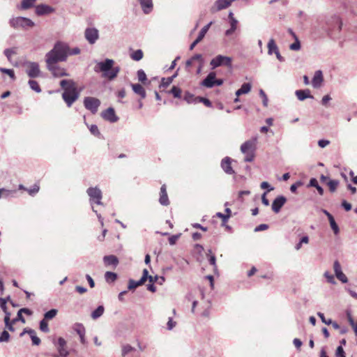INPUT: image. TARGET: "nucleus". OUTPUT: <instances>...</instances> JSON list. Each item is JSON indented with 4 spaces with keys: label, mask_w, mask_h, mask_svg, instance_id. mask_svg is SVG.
Returning <instances> with one entry per match:
<instances>
[{
    "label": "nucleus",
    "mask_w": 357,
    "mask_h": 357,
    "mask_svg": "<svg viewBox=\"0 0 357 357\" xmlns=\"http://www.w3.org/2000/svg\"><path fill=\"white\" fill-rule=\"evenodd\" d=\"M69 47L62 42H56L54 47L45 54L46 66L65 61L68 56Z\"/></svg>",
    "instance_id": "f257e3e1"
},
{
    "label": "nucleus",
    "mask_w": 357,
    "mask_h": 357,
    "mask_svg": "<svg viewBox=\"0 0 357 357\" xmlns=\"http://www.w3.org/2000/svg\"><path fill=\"white\" fill-rule=\"evenodd\" d=\"M60 86L63 90L62 98L67 106L70 107L79 96L75 82L73 79H62Z\"/></svg>",
    "instance_id": "f03ea898"
},
{
    "label": "nucleus",
    "mask_w": 357,
    "mask_h": 357,
    "mask_svg": "<svg viewBox=\"0 0 357 357\" xmlns=\"http://www.w3.org/2000/svg\"><path fill=\"white\" fill-rule=\"evenodd\" d=\"M114 61L111 59H106L103 61H98L94 67L96 73L102 72V77L112 80L116 78L120 72V67H114Z\"/></svg>",
    "instance_id": "7ed1b4c3"
},
{
    "label": "nucleus",
    "mask_w": 357,
    "mask_h": 357,
    "mask_svg": "<svg viewBox=\"0 0 357 357\" xmlns=\"http://www.w3.org/2000/svg\"><path fill=\"white\" fill-rule=\"evenodd\" d=\"M86 193L89 197V203L91 205L92 211L96 214L97 218L100 222L101 225H103V218L101 215L98 213L96 210H95L93 207V204H96L98 205H102V202L101 199L102 198V193L101 190L96 186V187H90L86 190Z\"/></svg>",
    "instance_id": "20e7f679"
},
{
    "label": "nucleus",
    "mask_w": 357,
    "mask_h": 357,
    "mask_svg": "<svg viewBox=\"0 0 357 357\" xmlns=\"http://www.w3.org/2000/svg\"><path fill=\"white\" fill-rule=\"evenodd\" d=\"M256 143L257 138L255 137L245 142L241 146V151L246 155L245 158V162H252L254 160Z\"/></svg>",
    "instance_id": "39448f33"
},
{
    "label": "nucleus",
    "mask_w": 357,
    "mask_h": 357,
    "mask_svg": "<svg viewBox=\"0 0 357 357\" xmlns=\"http://www.w3.org/2000/svg\"><path fill=\"white\" fill-rule=\"evenodd\" d=\"M9 24L14 29L21 28L23 29L35 26V23L31 20L24 17H12L9 20Z\"/></svg>",
    "instance_id": "423d86ee"
},
{
    "label": "nucleus",
    "mask_w": 357,
    "mask_h": 357,
    "mask_svg": "<svg viewBox=\"0 0 357 357\" xmlns=\"http://www.w3.org/2000/svg\"><path fill=\"white\" fill-rule=\"evenodd\" d=\"M210 66L212 70H214L220 66L231 68L232 58L230 56L218 54L211 60Z\"/></svg>",
    "instance_id": "0eeeda50"
},
{
    "label": "nucleus",
    "mask_w": 357,
    "mask_h": 357,
    "mask_svg": "<svg viewBox=\"0 0 357 357\" xmlns=\"http://www.w3.org/2000/svg\"><path fill=\"white\" fill-rule=\"evenodd\" d=\"M53 344L56 347L59 354H52V357H67L69 355L68 351L66 349L67 342L64 338L59 337L57 340H53Z\"/></svg>",
    "instance_id": "6e6552de"
},
{
    "label": "nucleus",
    "mask_w": 357,
    "mask_h": 357,
    "mask_svg": "<svg viewBox=\"0 0 357 357\" xmlns=\"http://www.w3.org/2000/svg\"><path fill=\"white\" fill-rule=\"evenodd\" d=\"M83 103L85 108L93 114L98 112V107L100 105L99 99L90 96L85 97Z\"/></svg>",
    "instance_id": "1a4fd4ad"
},
{
    "label": "nucleus",
    "mask_w": 357,
    "mask_h": 357,
    "mask_svg": "<svg viewBox=\"0 0 357 357\" xmlns=\"http://www.w3.org/2000/svg\"><path fill=\"white\" fill-rule=\"evenodd\" d=\"M24 65L26 66V73L30 78H36L40 76V70L38 63L27 61Z\"/></svg>",
    "instance_id": "9d476101"
},
{
    "label": "nucleus",
    "mask_w": 357,
    "mask_h": 357,
    "mask_svg": "<svg viewBox=\"0 0 357 357\" xmlns=\"http://www.w3.org/2000/svg\"><path fill=\"white\" fill-rule=\"evenodd\" d=\"M84 36L90 44H94L99 37L98 31L95 28H87L85 30Z\"/></svg>",
    "instance_id": "9b49d317"
},
{
    "label": "nucleus",
    "mask_w": 357,
    "mask_h": 357,
    "mask_svg": "<svg viewBox=\"0 0 357 357\" xmlns=\"http://www.w3.org/2000/svg\"><path fill=\"white\" fill-rule=\"evenodd\" d=\"M47 69L50 71L54 77H60L69 76V74L66 72V69L61 68L56 65L47 66Z\"/></svg>",
    "instance_id": "f8f14e48"
},
{
    "label": "nucleus",
    "mask_w": 357,
    "mask_h": 357,
    "mask_svg": "<svg viewBox=\"0 0 357 357\" xmlns=\"http://www.w3.org/2000/svg\"><path fill=\"white\" fill-rule=\"evenodd\" d=\"M286 202L287 198L284 196L280 195L277 197L272 203L271 208L273 211L275 213H278Z\"/></svg>",
    "instance_id": "ddd939ff"
},
{
    "label": "nucleus",
    "mask_w": 357,
    "mask_h": 357,
    "mask_svg": "<svg viewBox=\"0 0 357 357\" xmlns=\"http://www.w3.org/2000/svg\"><path fill=\"white\" fill-rule=\"evenodd\" d=\"M212 24H213V22H210L208 24L205 25L201 29V31H199V35H198L197 38H196V40L190 45V50H192L195 48V47L199 42H201L202 40V39L204 38L205 35L208 32V31L209 28L211 27V26L212 25Z\"/></svg>",
    "instance_id": "4468645a"
},
{
    "label": "nucleus",
    "mask_w": 357,
    "mask_h": 357,
    "mask_svg": "<svg viewBox=\"0 0 357 357\" xmlns=\"http://www.w3.org/2000/svg\"><path fill=\"white\" fill-rule=\"evenodd\" d=\"M234 0H217L213 6L211 8V13H215L228 8Z\"/></svg>",
    "instance_id": "2eb2a0df"
},
{
    "label": "nucleus",
    "mask_w": 357,
    "mask_h": 357,
    "mask_svg": "<svg viewBox=\"0 0 357 357\" xmlns=\"http://www.w3.org/2000/svg\"><path fill=\"white\" fill-rule=\"evenodd\" d=\"M102 117L111 123L116 122L119 120L118 116L115 114V111L112 107H109L101 113Z\"/></svg>",
    "instance_id": "dca6fc26"
},
{
    "label": "nucleus",
    "mask_w": 357,
    "mask_h": 357,
    "mask_svg": "<svg viewBox=\"0 0 357 357\" xmlns=\"http://www.w3.org/2000/svg\"><path fill=\"white\" fill-rule=\"evenodd\" d=\"M215 77V72H210L206 77V78L202 82L201 85L208 89H211L214 87Z\"/></svg>",
    "instance_id": "f3484780"
},
{
    "label": "nucleus",
    "mask_w": 357,
    "mask_h": 357,
    "mask_svg": "<svg viewBox=\"0 0 357 357\" xmlns=\"http://www.w3.org/2000/svg\"><path fill=\"white\" fill-rule=\"evenodd\" d=\"M54 11V9L46 4H39L36 7V14L38 16L47 15Z\"/></svg>",
    "instance_id": "a211bd4d"
},
{
    "label": "nucleus",
    "mask_w": 357,
    "mask_h": 357,
    "mask_svg": "<svg viewBox=\"0 0 357 357\" xmlns=\"http://www.w3.org/2000/svg\"><path fill=\"white\" fill-rule=\"evenodd\" d=\"M143 13L146 15L151 13L153 9V0H138Z\"/></svg>",
    "instance_id": "6ab92c4d"
},
{
    "label": "nucleus",
    "mask_w": 357,
    "mask_h": 357,
    "mask_svg": "<svg viewBox=\"0 0 357 357\" xmlns=\"http://www.w3.org/2000/svg\"><path fill=\"white\" fill-rule=\"evenodd\" d=\"M324 81L323 73L321 70H317L314 73L312 80V85L314 88L318 89L321 86Z\"/></svg>",
    "instance_id": "aec40b11"
},
{
    "label": "nucleus",
    "mask_w": 357,
    "mask_h": 357,
    "mask_svg": "<svg viewBox=\"0 0 357 357\" xmlns=\"http://www.w3.org/2000/svg\"><path fill=\"white\" fill-rule=\"evenodd\" d=\"M231 160L229 157H225L222 160L221 167L227 174H233L234 171L231 166Z\"/></svg>",
    "instance_id": "412c9836"
},
{
    "label": "nucleus",
    "mask_w": 357,
    "mask_h": 357,
    "mask_svg": "<svg viewBox=\"0 0 357 357\" xmlns=\"http://www.w3.org/2000/svg\"><path fill=\"white\" fill-rule=\"evenodd\" d=\"M159 202L162 206H168L169 204L165 185H162L160 188Z\"/></svg>",
    "instance_id": "4be33fe9"
},
{
    "label": "nucleus",
    "mask_w": 357,
    "mask_h": 357,
    "mask_svg": "<svg viewBox=\"0 0 357 357\" xmlns=\"http://www.w3.org/2000/svg\"><path fill=\"white\" fill-rule=\"evenodd\" d=\"M132 91L135 93L139 95L141 98L144 99L146 96V91L143 86L139 84H130Z\"/></svg>",
    "instance_id": "5701e85b"
},
{
    "label": "nucleus",
    "mask_w": 357,
    "mask_h": 357,
    "mask_svg": "<svg viewBox=\"0 0 357 357\" xmlns=\"http://www.w3.org/2000/svg\"><path fill=\"white\" fill-rule=\"evenodd\" d=\"M295 94L297 98L301 101H303L306 98H313V96L310 95V91L308 89L296 90Z\"/></svg>",
    "instance_id": "b1692460"
},
{
    "label": "nucleus",
    "mask_w": 357,
    "mask_h": 357,
    "mask_svg": "<svg viewBox=\"0 0 357 357\" xmlns=\"http://www.w3.org/2000/svg\"><path fill=\"white\" fill-rule=\"evenodd\" d=\"M104 263L106 266H116L119 264L118 258L114 255H107L103 257Z\"/></svg>",
    "instance_id": "393cba45"
},
{
    "label": "nucleus",
    "mask_w": 357,
    "mask_h": 357,
    "mask_svg": "<svg viewBox=\"0 0 357 357\" xmlns=\"http://www.w3.org/2000/svg\"><path fill=\"white\" fill-rule=\"evenodd\" d=\"M36 0H22L20 5L17 6L19 10H28L34 6Z\"/></svg>",
    "instance_id": "a878e982"
},
{
    "label": "nucleus",
    "mask_w": 357,
    "mask_h": 357,
    "mask_svg": "<svg viewBox=\"0 0 357 357\" xmlns=\"http://www.w3.org/2000/svg\"><path fill=\"white\" fill-rule=\"evenodd\" d=\"M268 47V54L272 55L273 54H275L276 52L279 50L278 47L277 46L274 39L271 38L268 43L267 45Z\"/></svg>",
    "instance_id": "bb28decb"
},
{
    "label": "nucleus",
    "mask_w": 357,
    "mask_h": 357,
    "mask_svg": "<svg viewBox=\"0 0 357 357\" xmlns=\"http://www.w3.org/2000/svg\"><path fill=\"white\" fill-rule=\"evenodd\" d=\"M238 21L237 20H232L229 22L230 28L225 31V36H229L232 35L238 27Z\"/></svg>",
    "instance_id": "cd10ccee"
},
{
    "label": "nucleus",
    "mask_w": 357,
    "mask_h": 357,
    "mask_svg": "<svg viewBox=\"0 0 357 357\" xmlns=\"http://www.w3.org/2000/svg\"><path fill=\"white\" fill-rule=\"evenodd\" d=\"M308 187H314L317 190L319 194L320 195H323L324 194V189L321 186H320L318 183L317 180L315 178H312L310 180L309 184L307 185Z\"/></svg>",
    "instance_id": "c85d7f7f"
},
{
    "label": "nucleus",
    "mask_w": 357,
    "mask_h": 357,
    "mask_svg": "<svg viewBox=\"0 0 357 357\" xmlns=\"http://www.w3.org/2000/svg\"><path fill=\"white\" fill-rule=\"evenodd\" d=\"M104 311H105V308H104L103 305H99L96 310H94L91 312V318L93 319H98L103 314Z\"/></svg>",
    "instance_id": "c756f323"
},
{
    "label": "nucleus",
    "mask_w": 357,
    "mask_h": 357,
    "mask_svg": "<svg viewBox=\"0 0 357 357\" xmlns=\"http://www.w3.org/2000/svg\"><path fill=\"white\" fill-rule=\"evenodd\" d=\"M15 192H16L15 190H8L6 188H0V199L13 197Z\"/></svg>",
    "instance_id": "7c9ffc66"
},
{
    "label": "nucleus",
    "mask_w": 357,
    "mask_h": 357,
    "mask_svg": "<svg viewBox=\"0 0 357 357\" xmlns=\"http://www.w3.org/2000/svg\"><path fill=\"white\" fill-rule=\"evenodd\" d=\"M73 330L78 334L79 336L85 334L86 330L82 324L75 323L73 326Z\"/></svg>",
    "instance_id": "2f4dec72"
},
{
    "label": "nucleus",
    "mask_w": 357,
    "mask_h": 357,
    "mask_svg": "<svg viewBox=\"0 0 357 357\" xmlns=\"http://www.w3.org/2000/svg\"><path fill=\"white\" fill-rule=\"evenodd\" d=\"M174 76H171L167 78L163 77L160 84V88H167L173 82Z\"/></svg>",
    "instance_id": "473e14b6"
},
{
    "label": "nucleus",
    "mask_w": 357,
    "mask_h": 357,
    "mask_svg": "<svg viewBox=\"0 0 357 357\" xmlns=\"http://www.w3.org/2000/svg\"><path fill=\"white\" fill-rule=\"evenodd\" d=\"M28 84L30 86V88L34 91L36 93H40L41 92V89L38 83V82L33 80V79H30L29 82H28Z\"/></svg>",
    "instance_id": "72a5a7b5"
},
{
    "label": "nucleus",
    "mask_w": 357,
    "mask_h": 357,
    "mask_svg": "<svg viewBox=\"0 0 357 357\" xmlns=\"http://www.w3.org/2000/svg\"><path fill=\"white\" fill-rule=\"evenodd\" d=\"M130 57L132 60L138 61L142 59L143 52L141 50H137L130 54Z\"/></svg>",
    "instance_id": "f704fd0d"
},
{
    "label": "nucleus",
    "mask_w": 357,
    "mask_h": 357,
    "mask_svg": "<svg viewBox=\"0 0 357 357\" xmlns=\"http://www.w3.org/2000/svg\"><path fill=\"white\" fill-rule=\"evenodd\" d=\"M105 278L107 282H112L116 280L117 275L115 273L107 271L105 274Z\"/></svg>",
    "instance_id": "c9c22d12"
},
{
    "label": "nucleus",
    "mask_w": 357,
    "mask_h": 357,
    "mask_svg": "<svg viewBox=\"0 0 357 357\" xmlns=\"http://www.w3.org/2000/svg\"><path fill=\"white\" fill-rule=\"evenodd\" d=\"M142 285V283L140 282L139 280L138 281H135L132 279H130L128 281V289L129 290H134L137 287H139Z\"/></svg>",
    "instance_id": "e433bc0d"
},
{
    "label": "nucleus",
    "mask_w": 357,
    "mask_h": 357,
    "mask_svg": "<svg viewBox=\"0 0 357 357\" xmlns=\"http://www.w3.org/2000/svg\"><path fill=\"white\" fill-rule=\"evenodd\" d=\"M197 102H202L206 107H211L212 106L211 102L208 98H203V97H195V103H197Z\"/></svg>",
    "instance_id": "4c0bfd02"
},
{
    "label": "nucleus",
    "mask_w": 357,
    "mask_h": 357,
    "mask_svg": "<svg viewBox=\"0 0 357 357\" xmlns=\"http://www.w3.org/2000/svg\"><path fill=\"white\" fill-rule=\"evenodd\" d=\"M57 312H58V311L56 309H52V310L47 311L44 314V319L50 320V319H53L54 317H55Z\"/></svg>",
    "instance_id": "58836bf2"
},
{
    "label": "nucleus",
    "mask_w": 357,
    "mask_h": 357,
    "mask_svg": "<svg viewBox=\"0 0 357 357\" xmlns=\"http://www.w3.org/2000/svg\"><path fill=\"white\" fill-rule=\"evenodd\" d=\"M301 42L298 38L294 39V43L289 45V49L293 51H298L301 50Z\"/></svg>",
    "instance_id": "ea45409f"
},
{
    "label": "nucleus",
    "mask_w": 357,
    "mask_h": 357,
    "mask_svg": "<svg viewBox=\"0 0 357 357\" xmlns=\"http://www.w3.org/2000/svg\"><path fill=\"white\" fill-rule=\"evenodd\" d=\"M328 220L330 222L331 227L333 229L334 234H337L340 231V229H339L338 225H337V223L335 221L334 218L333 217L331 218H330V219H328Z\"/></svg>",
    "instance_id": "a19ab883"
},
{
    "label": "nucleus",
    "mask_w": 357,
    "mask_h": 357,
    "mask_svg": "<svg viewBox=\"0 0 357 357\" xmlns=\"http://www.w3.org/2000/svg\"><path fill=\"white\" fill-rule=\"evenodd\" d=\"M0 72L7 74L13 80L15 79V75L13 69H8L5 68H0Z\"/></svg>",
    "instance_id": "79ce46f5"
},
{
    "label": "nucleus",
    "mask_w": 357,
    "mask_h": 357,
    "mask_svg": "<svg viewBox=\"0 0 357 357\" xmlns=\"http://www.w3.org/2000/svg\"><path fill=\"white\" fill-rule=\"evenodd\" d=\"M338 185H339V181L337 180H330L328 182V185L329 187V190L332 192H334L336 190Z\"/></svg>",
    "instance_id": "37998d69"
},
{
    "label": "nucleus",
    "mask_w": 357,
    "mask_h": 357,
    "mask_svg": "<svg viewBox=\"0 0 357 357\" xmlns=\"http://www.w3.org/2000/svg\"><path fill=\"white\" fill-rule=\"evenodd\" d=\"M40 329L41 331L45 333H48L50 331L48 324L44 319L40 321Z\"/></svg>",
    "instance_id": "c03bdc74"
},
{
    "label": "nucleus",
    "mask_w": 357,
    "mask_h": 357,
    "mask_svg": "<svg viewBox=\"0 0 357 357\" xmlns=\"http://www.w3.org/2000/svg\"><path fill=\"white\" fill-rule=\"evenodd\" d=\"M137 78L139 82H141L144 84L145 83L147 78H146V75L143 70L140 69L137 71Z\"/></svg>",
    "instance_id": "a18cd8bd"
},
{
    "label": "nucleus",
    "mask_w": 357,
    "mask_h": 357,
    "mask_svg": "<svg viewBox=\"0 0 357 357\" xmlns=\"http://www.w3.org/2000/svg\"><path fill=\"white\" fill-rule=\"evenodd\" d=\"M251 89V84L250 83H244L241 87L238 89L242 94L248 93Z\"/></svg>",
    "instance_id": "49530a36"
},
{
    "label": "nucleus",
    "mask_w": 357,
    "mask_h": 357,
    "mask_svg": "<svg viewBox=\"0 0 357 357\" xmlns=\"http://www.w3.org/2000/svg\"><path fill=\"white\" fill-rule=\"evenodd\" d=\"M5 56L7 57L8 61H10L11 56L16 54L15 48L6 49L3 52Z\"/></svg>",
    "instance_id": "de8ad7c7"
},
{
    "label": "nucleus",
    "mask_w": 357,
    "mask_h": 357,
    "mask_svg": "<svg viewBox=\"0 0 357 357\" xmlns=\"http://www.w3.org/2000/svg\"><path fill=\"white\" fill-rule=\"evenodd\" d=\"M335 276L342 283H347L348 282L347 277L344 275L342 271L335 274Z\"/></svg>",
    "instance_id": "09e8293b"
},
{
    "label": "nucleus",
    "mask_w": 357,
    "mask_h": 357,
    "mask_svg": "<svg viewBox=\"0 0 357 357\" xmlns=\"http://www.w3.org/2000/svg\"><path fill=\"white\" fill-rule=\"evenodd\" d=\"M169 92L172 93L175 98L181 97V90L176 86H174Z\"/></svg>",
    "instance_id": "8fccbe9b"
},
{
    "label": "nucleus",
    "mask_w": 357,
    "mask_h": 357,
    "mask_svg": "<svg viewBox=\"0 0 357 357\" xmlns=\"http://www.w3.org/2000/svg\"><path fill=\"white\" fill-rule=\"evenodd\" d=\"M324 275L326 278L328 282L330 284H335L336 283L333 275H331L328 271H326Z\"/></svg>",
    "instance_id": "3c124183"
},
{
    "label": "nucleus",
    "mask_w": 357,
    "mask_h": 357,
    "mask_svg": "<svg viewBox=\"0 0 357 357\" xmlns=\"http://www.w3.org/2000/svg\"><path fill=\"white\" fill-rule=\"evenodd\" d=\"M89 130L92 135L97 136V137L100 136V132L98 128L96 125H91L89 128Z\"/></svg>",
    "instance_id": "603ef678"
},
{
    "label": "nucleus",
    "mask_w": 357,
    "mask_h": 357,
    "mask_svg": "<svg viewBox=\"0 0 357 357\" xmlns=\"http://www.w3.org/2000/svg\"><path fill=\"white\" fill-rule=\"evenodd\" d=\"M10 339V335L8 331H3L0 335V342H8Z\"/></svg>",
    "instance_id": "864d4df0"
},
{
    "label": "nucleus",
    "mask_w": 357,
    "mask_h": 357,
    "mask_svg": "<svg viewBox=\"0 0 357 357\" xmlns=\"http://www.w3.org/2000/svg\"><path fill=\"white\" fill-rule=\"evenodd\" d=\"M335 356H336V357H346L345 352H344L342 345L337 347V349L335 351Z\"/></svg>",
    "instance_id": "5fc2aeb1"
},
{
    "label": "nucleus",
    "mask_w": 357,
    "mask_h": 357,
    "mask_svg": "<svg viewBox=\"0 0 357 357\" xmlns=\"http://www.w3.org/2000/svg\"><path fill=\"white\" fill-rule=\"evenodd\" d=\"M317 316L321 319V321L326 325H331V323H332V320L331 319H326L324 314L322 312H317Z\"/></svg>",
    "instance_id": "6e6d98bb"
},
{
    "label": "nucleus",
    "mask_w": 357,
    "mask_h": 357,
    "mask_svg": "<svg viewBox=\"0 0 357 357\" xmlns=\"http://www.w3.org/2000/svg\"><path fill=\"white\" fill-rule=\"evenodd\" d=\"M303 183L301 181H298L296 182L295 183L292 184L290 187V190L291 192L295 193L296 192V190L298 187L303 185Z\"/></svg>",
    "instance_id": "4d7b16f0"
},
{
    "label": "nucleus",
    "mask_w": 357,
    "mask_h": 357,
    "mask_svg": "<svg viewBox=\"0 0 357 357\" xmlns=\"http://www.w3.org/2000/svg\"><path fill=\"white\" fill-rule=\"evenodd\" d=\"M259 95L263 99V105L264 107H267L268 106V98H267V96L266 95L265 92L262 90V89H260L259 90Z\"/></svg>",
    "instance_id": "13d9d810"
},
{
    "label": "nucleus",
    "mask_w": 357,
    "mask_h": 357,
    "mask_svg": "<svg viewBox=\"0 0 357 357\" xmlns=\"http://www.w3.org/2000/svg\"><path fill=\"white\" fill-rule=\"evenodd\" d=\"M133 350V347H132L130 345L127 344L124 345L122 348V356H125L127 355L129 352Z\"/></svg>",
    "instance_id": "bf43d9fd"
},
{
    "label": "nucleus",
    "mask_w": 357,
    "mask_h": 357,
    "mask_svg": "<svg viewBox=\"0 0 357 357\" xmlns=\"http://www.w3.org/2000/svg\"><path fill=\"white\" fill-rule=\"evenodd\" d=\"M39 186L35 184L31 188L27 189V191L30 195L33 196L39 191Z\"/></svg>",
    "instance_id": "052dcab7"
},
{
    "label": "nucleus",
    "mask_w": 357,
    "mask_h": 357,
    "mask_svg": "<svg viewBox=\"0 0 357 357\" xmlns=\"http://www.w3.org/2000/svg\"><path fill=\"white\" fill-rule=\"evenodd\" d=\"M195 97L189 93H187L184 97L185 100L189 104L195 103Z\"/></svg>",
    "instance_id": "680f3d73"
},
{
    "label": "nucleus",
    "mask_w": 357,
    "mask_h": 357,
    "mask_svg": "<svg viewBox=\"0 0 357 357\" xmlns=\"http://www.w3.org/2000/svg\"><path fill=\"white\" fill-rule=\"evenodd\" d=\"M333 270H334L335 275L342 271L341 265H340V262L337 260L335 261L333 263Z\"/></svg>",
    "instance_id": "e2e57ef3"
},
{
    "label": "nucleus",
    "mask_w": 357,
    "mask_h": 357,
    "mask_svg": "<svg viewBox=\"0 0 357 357\" xmlns=\"http://www.w3.org/2000/svg\"><path fill=\"white\" fill-rule=\"evenodd\" d=\"M260 187H261L262 189H266V190H267V192H271V191H272V190H274V188H273V187H271V186L270 185V184H269L268 182H266V181H264V182H262V183H261V185H260Z\"/></svg>",
    "instance_id": "0e129e2a"
},
{
    "label": "nucleus",
    "mask_w": 357,
    "mask_h": 357,
    "mask_svg": "<svg viewBox=\"0 0 357 357\" xmlns=\"http://www.w3.org/2000/svg\"><path fill=\"white\" fill-rule=\"evenodd\" d=\"M216 216L220 218L223 222H227L230 217V215L218 212L216 213Z\"/></svg>",
    "instance_id": "69168bd1"
},
{
    "label": "nucleus",
    "mask_w": 357,
    "mask_h": 357,
    "mask_svg": "<svg viewBox=\"0 0 357 357\" xmlns=\"http://www.w3.org/2000/svg\"><path fill=\"white\" fill-rule=\"evenodd\" d=\"M181 234L172 235L169 238V243L170 245H174L179 238Z\"/></svg>",
    "instance_id": "338daca9"
},
{
    "label": "nucleus",
    "mask_w": 357,
    "mask_h": 357,
    "mask_svg": "<svg viewBox=\"0 0 357 357\" xmlns=\"http://www.w3.org/2000/svg\"><path fill=\"white\" fill-rule=\"evenodd\" d=\"M175 326H176V322L173 321L172 317H169V320L167 321V328L169 331H171L175 327Z\"/></svg>",
    "instance_id": "774afa93"
}]
</instances>
